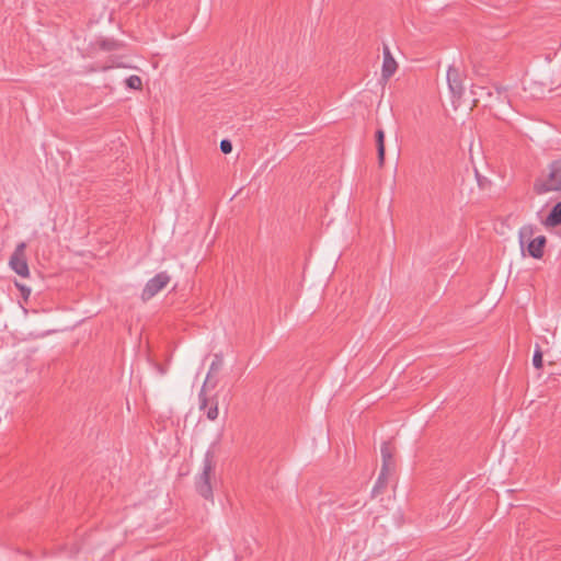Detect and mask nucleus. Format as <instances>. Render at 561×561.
<instances>
[{
  "mask_svg": "<svg viewBox=\"0 0 561 561\" xmlns=\"http://www.w3.org/2000/svg\"><path fill=\"white\" fill-rule=\"evenodd\" d=\"M206 416L210 421H215L218 417V403L215 402L206 410Z\"/></svg>",
  "mask_w": 561,
  "mask_h": 561,
  "instance_id": "obj_15",
  "label": "nucleus"
},
{
  "mask_svg": "<svg viewBox=\"0 0 561 561\" xmlns=\"http://www.w3.org/2000/svg\"><path fill=\"white\" fill-rule=\"evenodd\" d=\"M170 282V276L167 272H160L154 277L149 279L141 293L142 300H149L161 291Z\"/></svg>",
  "mask_w": 561,
  "mask_h": 561,
  "instance_id": "obj_6",
  "label": "nucleus"
},
{
  "mask_svg": "<svg viewBox=\"0 0 561 561\" xmlns=\"http://www.w3.org/2000/svg\"><path fill=\"white\" fill-rule=\"evenodd\" d=\"M25 250L26 243L20 242L9 260L10 267L22 277H27L30 275Z\"/></svg>",
  "mask_w": 561,
  "mask_h": 561,
  "instance_id": "obj_5",
  "label": "nucleus"
},
{
  "mask_svg": "<svg viewBox=\"0 0 561 561\" xmlns=\"http://www.w3.org/2000/svg\"><path fill=\"white\" fill-rule=\"evenodd\" d=\"M382 466L380 472L382 476H390L394 471L393 449L390 443H383L381 446Z\"/></svg>",
  "mask_w": 561,
  "mask_h": 561,
  "instance_id": "obj_7",
  "label": "nucleus"
},
{
  "mask_svg": "<svg viewBox=\"0 0 561 561\" xmlns=\"http://www.w3.org/2000/svg\"><path fill=\"white\" fill-rule=\"evenodd\" d=\"M533 236L531 227H523L519 230V242L520 245L524 247L526 242H528L527 249L529 255L535 259H540L543 254V247L546 244V238L543 236H538L530 240Z\"/></svg>",
  "mask_w": 561,
  "mask_h": 561,
  "instance_id": "obj_4",
  "label": "nucleus"
},
{
  "mask_svg": "<svg viewBox=\"0 0 561 561\" xmlns=\"http://www.w3.org/2000/svg\"><path fill=\"white\" fill-rule=\"evenodd\" d=\"M214 456L213 453L207 451L203 461V471L198 476L196 480V490L197 492L206 500L213 497V489L210 484V479L214 473Z\"/></svg>",
  "mask_w": 561,
  "mask_h": 561,
  "instance_id": "obj_2",
  "label": "nucleus"
},
{
  "mask_svg": "<svg viewBox=\"0 0 561 561\" xmlns=\"http://www.w3.org/2000/svg\"><path fill=\"white\" fill-rule=\"evenodd\" d=\"M561 224V202L557 203L547 218L545 219V225L547 227H557Z\"/></svg>",
  "mask_w": 561,
  "mask_h": 561,
  "instance_id": "obj_10",
  "label": "nucleus"
},
{
  "mask_svg": "<svg viewBox=\"0 0 561 561\" xmlns=\"http://www.w3.org/2000/svg\"><path fill=\"white\" fill-rule=\"evenodd\" d=\"M382 54H383V62H382V69H381V78L385 81H388L390 79V77H392L394 75V72L397 71L398 64L394 60V58L392 57L388 46H386V45L383 46Z\"/></svg>",
  "mask_w": 561,
  "mask_h": 561,
  "instance_id": "obj_8",
  "label": "nucleus"
},
{
  "mask_svg": "<svg viewBox=\"0 0 561 561\" xmlns=\"http://www.w3.org/2000/svg\"><path fill=\"white\" fill-rule=\"evenodd\" d=\"M561 190V160L551 162L548 172L541 174L534 183V192L538 195Z\"/></svg>",
  "mask_w": 561,
  "mask_h": 561,
  "instance_id": "obj_1",
  "label": "nucleus"
},
{
  "mask_svg": "<svg viewBox=\"0 0 561 561\" xmlns=\"http://www.w3.org/2000/svg\"><path fill=\"white\" fill-rule=\"evenodd\" d=\"M222 365H224L222 356L219 355V354H215L214 359H213V362L210 364L208 374H207L206 379L204 381V385H203V387L201 389V392L198 394V398H199V409L201 410H206V408H207L208 400H207V398L205 396L206 389L207 388H215L217 386V379L215 378V376L220 371Z\"/></svg>",
  "mask_w": 561,
  "mask_h": 561,
  "instance_id": "obj_3",
  "label": "nucleus"
},
{
  "mask_svg": "<svg viewBox=\"0 0 561 561\" xmlns=\"http://www.w3.org/2000/svg\"><path fill=\"white\" fill-rule=\"evenodd\" d=\"M533 365L539 369L542 367V353L540 347L537 345L533 356Z\"/></svg>",
  "mask_w": 561,
  "mask_h": 561,
  "instance_id": "obj_14",
  "label": "nucleus"
},
{
  "mask_svg": "<svg viewBox=\"0 0 561 561\" xmlns=\"http://www.w3.org/2000/svg\"><path fill=\"white\" fill-rule=\"evenodd\" d=\"M220 150H221V152H224L226 154L230 153L232 151V144H231V141L228 140V139H222L220 141Z\"/></svg>",
  "mask_w": 561,
  "mask_h": 561,
  "instance_id": "obj_16",
  "label": "nucleus"
},
{
  "mask_svg": "<svg viewBox=\"0 0 561 561\" xmlns=\"http://www.w3.org/2000/svg\"><path fill=\"white\" fill-rule=\"evenodd\" d=\"M447 82L449 90L455 96L460 98L463 92V84L460 72L455 67H449L447 71Z\"/></svg>",
  "mask_w": 561,
  "mask_h": 561,
  "instance_id": "obj_9",
  "label": "nucleus"
},
{
  "mask_svg": "<svg viewBox=\"0 0 561 561\" xmlns=\"http://www.w3.org/2000/svg\"><path fill=\"white\" fill-rule=\"evenodd\" d=\"M376 144L378 152V163L380 167H382L385 162V133L382 129H378L376 131Z\"/></svg>",
  "mask_w": 561,
  "mask_h": 561,
  "instance_id": "obj_11",
  "label": "nucleus"
},
{
  "mask_svg": "<svg viewBox=\"0 0 561 561\" xmlns=\"http://www.w3.org/2000/svg\"><path fill=\"white\" fill-rule=\"evenodd\" d=\"M389 476H382V472H380L375 486L373 488V494L376 495L381 492V490L386 486L387 480Z\"/></svg>",
  "mask_w": 561,
  "mask_h": 561,
  "instance_id": "obj_12",
  "label": "nucleus"
},
{
  "mask_svg": "<svg viewBox=\"0 0 561 561\" xmlns=\"http://www.w3.org/2000/svg\"><path fill=\"white\" fill-rule=\"evenodd\" d=\"M16 286L22 291L23 297L26 299L30 296V294H31V289L25 287L24 285H21V284H18V283H16Z\"/></svg>",
  "mask_w": 561,
  "mask_h": 561,
  "instance_id": "obj_17",
  "label": "nucleus"
},
{
  "mask_svg": "<svg viewBox=\"0 0 561 561\" xmlns=\"http://www.w3.org/2000/svg\"><path fill=\"white\" fill-rule=\"evenodd\" d=\"M126 84L130 89L139 90L141 89L142 82L140 77L133 75L126 79Z\"/></svg>",
  "mask_w": 561,
  "mask_h": 561,
  "instance_id": "obj_13",
  "label": "nucleus"
}]
</instances>
